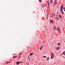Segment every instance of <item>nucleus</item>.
I'll list each match as a JSON object with an SVG mask.
<instances>
[{
	"mask_svg": "<svg viewBox=\"0 0 65 65\" xmlns=\"http://www.w3.org/2000/svg\"><path fill=\"white\" fill-rule=\"evenodd\" d=\"M65 51H64L63 52V53L62 54V55H63V54H64V55H65Z\"/></svg>",
	"mask_w": 65,
	"mask_h": 65,
	"instance_id": "nucleus-14",
	"label": "nucleus"
},
{
	"mask_svg": "<svg viewBox=\"0 0 65 65\" xmlns=\"http://www.w3.org/2000/svg\"><path fill=\"white\" fill-rule=\"evenodd\" d=\"M9 62V63H10V62Z\"/></svg>",
	"mask_w": 65,
	"mask_h": 65,
	"instance_id": "nucleus-34",
	"label": "nucleus"
},
{
	"mask_svg": "<svg viewBox=\"0 0 65 65\" xmlns=\"http://www.w3.org/2000/svg\"><path fill=\"white\" fill-rule=\"evenodd\" d=\"M58 19H59V18H57V20H58Z\"/></svg>",
	"mask_w": 65,
	"mask_h": 65,
	"instance_id": "nucleus-30",
	"label": "nucleus"
},
{
	"mask_svg": "<svg viewBox=\"0 0 65 65\" xmlns=\"http://www.w3.org/2000/svg\"><path fill=\"white\" fill-rule=\"evenodd\" d=\"M59 17L60 18H61V15H59Z\"/></svg>",
	"mask_w": 65,
	"mask_h": 65,
	"instance_id": "nucleus-15",
	"label": "nucleus"
},
{
	"mask_svg": "<svg viewBox=\"0 0 65 65\" xmlns=\"http://www.w3.org/2000/svg\"><path fill=\"white\" fill-rule=\"evenodd\" d=\"M53 3V1H52V0H51L50 1V3Z\"/></svg>",
	"mask_w": 65,
	"mask_h": 65,
	"instance_id": "nucleus-12",
	"label": "nucleus"
},
{
	"mask_svg": "<svg viewBox=\"0 0 65 65\" xmlns=\"http://www.w3.org/2000/svg\"><path fill=\"white\" fill-rule=\"evenodd\" d=\"M53 23V21H52V20H50V23Z\"/></svg>",
	"mask_w": 65,
	"mask_h": 65,
	"instance_id": "nucleus-8",
	"label": "nucleus"
},
{
	"mask_svg": "<svg viewBox=\"0 0 65 65\" xmlns=\"http://www.w3.org/2000/svg\"><path fill=\"white\" fill-rule=\"evenodd\" d=\"M50 59V57L47 58V60H48Z\"/></svg>",
	"mask_w": 65,
	"mask_h": 65,
	"instance_id": "nucleus-17",
	"label": "nucleus"
},
{
	"mask_svg": "<svg viewBox=\"0 0 65 65\" xmlns=\"http://www.w3.org/2000/svg\"><path fill=\"white\" fill-rule=\"evenodd\" d=\"M21 57V56H19V58H20Z\"/></svg>",
	"mask_w": 65,
	"mask_h": 65,
	"instance_id": "nucleus-27",
	"label": "nucleus"
},
{
	"mask_svg": "<svg viewBox=\"0 0 65 65\" xmlns=\"http://www.w3.org/2000/svg\"><path fill=\"white\" fill-rule=\"evenodd\" d=\"M8 63H9V62L8 61H7L6 62V64H8Z\"/></svg>",
	"mask_w": 65,
	"mask_h": 65,
	"instance_id": "nucleus-22",
	"label": "nucleus"
},
{
	"mask_svg": "<svg viewBox=\"0 0 65 65\" xmlns=\"http://www.w3.org/2000/svg\"><path fill=\"white\" fill-rule=\"evenodd\" d=\"M50 56H51V57L50 58V59H53V56H51V55Z\"/></svg>",
	"mask_w": 65,
	"mask_h": 65,
	"instance_id": "nucleus-19",
	"label": "nucleus"
},
{
	"mask_svg": "<svg viewBox=\"0 0 65 65\" xmlns=\"http://www.w3.org/2000/svg\"><path fill=\"white\" fill-rule=\"evenodd\" d=\"M20 54H21V55H22V54H23V52H22V53H21Z\"/></svg>",
	"mask_w": 65,
	"mask_h": 65,
	"instance_id": "nucleus-28",
	"label": "nucleus"
},
{
	"mask_svg": "<svg viewBox=\"0 0 65 65\" xmlns=\"http://www.w3.org/2000/svg\"><path fill=\"white\" fill-rule=\"evenodd\" d=\"M58 46H60V43H58Z\"/></svg>",
	"mask_w": 65,
	"mask_h": 65,
	"instance_id": "nucleus-16",
	"label": "nucleus"
},
{
	"mask_svg": "<svg viewBox=\"0 0 65 65\" xmlns=\"http://www.w3.org/2000/svg\"><path fill=\"white\" fill-rule=\"evenodd\" d=\"M21 55V54L20 53L19 54V55Z\"/></svg>",
	"mask_w": 65,
	"mask_h": 65,
	"instance_id": "nucleus-26",
	"label": "nucleus"
},
{
	"mask_svg": "<svg viewBox=\"0 0 65 65\" xmlns=\"http://www.w3.org/2000/svg\"><path fill=\"white\" fill-rule=\"evenodd\" d=\"M42 7H44V5H43V4H42Z\"/></svg>",
	"mask_w": 65,
	"mask_h": 65,
	"instance_id": "nucleus-9",
	"label": "nucleus"
},
{
	"mask_svg": "<svg viewBox=\"0 0 65 65\" xmlns=\"http://www.w3.org/2000/svg\"><path fill=\"white\" fill-rule=\"evenodd\" d=\"M28 58H29V56H28Z\"/></svg>",
	"mask_w": 65,
	"mask_h": 65,
	"instance_id": "nucleus-33",
	"label": "nucleus"
},
{
	"mask_svg": "<svg viewBox=\"0 0 65 65\" xmlns=\"http://www.w3.org/2000/svg\"><path fill=\"white\" fill-rule=\"evenodd\" d=\"M47 2H48V6H49V4H50V3H49L48 1Z\"/></svg>",
	"mask_w": 65,
	"mask_h": 65,
	"instance_id": "nucleus-18",
	"label": "nucleus"
},
{
	"mask_svg": "<svg viewBox=\"0 0 65 65\" xmlns=\"http://www.w3.org/2000/svg\"><path fill=\"white\" fill-rule=\"evenodd\" d=\"M62 7H63L62 5L61 6H60V8H61V9L60 10V11H62V14H64V12H63V10H62Z\"/></svg>",
	"mask_w": 65,
	"mask_h": 65,
	"instance_id": "nucleus-1",
	"label": "nucleus"
},
{
	"mask_svg": "<svg viewBox=\"0 0 65 65\" xmlns=\"http://www.w3.org/2000/svg\"><path fill=\"white\" fill-rule=\"evenodd\" d=\"M16 57H17V56H13V58H16Z\"/></svg>",
	"mask_w": 65,
	"mask_h": 65,
	"instance_id": "nucleus-10",
	"label": "nucleus"
},
{
	"mask_svg": "<svg viewBox=\"0 0 65 65\" xmlns=\"http://www.w3.org/2000/svg\"><path fill=\"white\" fill-rule=\"evenodd\" d=\"M39 1L40 2H41V0H39Z\"/></svg>",
	"mask_w": 65,
	"mask_h": 65,
	"instance_id": "nucleus-21",
	"label": "nucleus"
},
{
	"mask_svg": "<svg viewBox=\"0 0 65 65\" xmlns=\"http://www.w3.org/2000/svg\"><path fill=\"white\" fill-rule=\"evenodd\" d=\"M47 18H48V16L47 15Z\"/></svg>",
	"mask_w": 65,
	"mask_h": 65,
	"instance_id": "nucleus-25",
	"label": "nucleus"
},
{
	"mask_svg": "<svg viewBox=\"0 0 65 65\" xmlns=\"http://www.w3.org/2000/svg\"><path fill=\"white\" fill-rule=\"evenodd\" d=\"M20 63H22V62H20Z\"/></svg>",
	"mask_w": 65,
	"mask_h": 65,
	"instance_id": "nucleus-29",
	"label": "nucleus"
},
{
	"mask_svg": "<svg viewBox=\"0 0 65 65\" xmlns=\"http://www.w3.org/2000/svg\"><path fill=\"white\" fill-rule=\"evenodd\" d=\"M30 58H29V60H30Z\"/></svg>",
	"mask_w": 65,
	"mask_h": 65,
	"instance_id": "nucleus-31",
	"label": "nucleus"
},
{
	"mask_svg": "<svg viewBox=\"0 0 65 65\" xmlns=\"http://www.w3.org/2000/svg\"><path fill=\"white\" fill-rule=\"evenodd\" d=\"M47 10H46V12H47Z\"/></svg>",
	"mask_w": 65,
	"mask_h": 65,
	"instance_id": "nucleus-32",
	"label": "nucleus"
},
{
	"mask_svg": "<svg viewBox=\"0 0 65 65\" xmlns=\"http://www.w3.org/2000/svg\"><path fill=\"white\" fill-rule=\"evenodd\" d=\"M51 55H52V56H53V57H54V56H55L54 53H51Z\"/></svg>",
	"mask_w": 65,
	"mask_h": 65,
	"instance_id": "nucleus-6",
	"label": "nucleus"
},
{
	"mask_svg": "<svg viewBox=\"0 0 65 65\" xmlns=\"http://www.w3.org/2000/svg\"><path fill=\"white\" fill-rule=\"evenodd\" d=\"M60 49V47H58L57 48H56V50H57V51L59 50Z\"/></svg>",
	"mask_w": 65,
	"mask_h": 65,
	"instance_id": "nucleus-5",
	"label": "nucleus"
},
{
	"mask_svg": "<svg viewBox=\"0 0 65 65\" xmlns=\"http://www.w3.org/2000/svg\"><path fill=\"white\" fill-rule=\"evenodd\" d=\"M43 48V46H42V45L40 47V50H42V48Z\"/></svg>",
	"mask_w": 65,
	"mask_h": 65,
	"instance_id": "nucleus-4",
	"label": "nucleus"
},
{
	"mask_svg": "<svg viewBox=\"0 0 65 65\" xmlns=\"http://www.w3.org/2000/svg\"><path fill=\"white\" fill-rule=\"evenodd\" d=\"M20 63V62H16V64L17 65H18V64H19Z\"/></svg>",
	"mask_w": 65,
	"mask_h": 65,
	"instance_id": "nucleus-7",
	"label": "nucleus"
},
{
	"mask_svg": "<svg viewBox=\"0 0 65 65\" xmlns=\"http://www.w3.org/2000/svg\"><path fill=\"white\" fill-rule=\"evenodd\" d=\"M53 29H54V30H55L56 29L55 28H53Z\"/></svg>",
	"mask_w": 65,
	"mask_h": 65,
	"instance_id": "nucleus-23",
	"label": "nucleus"
},
{
	"mask_svg": "<svg viewBox=\"0 0 65 65\" xmlns=\"http://www.w3.org/2000/svg\"><path fill=\"white\" fill-rule=\"evenodd\" d=\"M33 55V53H30V56H32V55Z\"/></svg>",
	"mask_w": 65,
	"mask_h": 65,
	"instance_id": "nucleus-11",
	"label": "nucleus"
},
{
	"mask_svg": "<svg viewBox=\"0 0 65 65\" xmlns=\"http://www.w3.org/2000/svg\"><path fill=\"white\" fill-rule=\"evenodd\" d=\"M43 57H44V58H46V56H43Z\"/></svg>",
	"mask_w": 65,
	"mask_h": 65,
	"instance_id": "nucleus-20",
	"label": "nucleus"
},
{
	"mask_svg": "<svg viewBox=\"0 0 65 65\" xmlns=\"http://www.w3.org/2000/svg\"><path fill=\"white\" fill-rule=\"evenodd\" d=\"M54 3H55H55L56 4H57V3L56 2V1H55L54 2Z\"/></svg>",
	"mask_w": 65,
	"mask_h": 65,
	"instance_id": "nucleus-13",
	"label": "nucleus"
},
{
	"mask_svg": "<svg viewBox=\"0 0 65 65\" xmlns=\"http://www.w3.org/2000/svg\"><path fill=\"white\" fill-rule=\"evenodd\" d=\"M57 30L59 32H60V33H61V29H60V28H58L57 29Z\"/></svg>",
	"mask_w": 65,
	"mask_h": 65,
	"instance_id": "nucleus-2",
	"label": "nucleus"
},
{
	"mask_svg": "<svg viewBox=\"0 0 65 65\" xmlns=\"http://www.w3.org/2000/svg\"><path fill=\"white\" fill-rule=\"evenodd\" d=\"M54 15H55V14L54 13H53L51 15V17L53 18L54 17Z\"/></svg>",
	"mask_w": 65,
	"mask_h": 65,
	"instance_id": "nucleus-3",
	"label": "nucleus"
},
{
	"mask_svg": "<svg viewBox=\"0 0 65 65\" xmlns=\"http://www.w3.org/2000/svg\"><path fill=\"white\" fill-rule=\"evenodd\" d=\"M53 27L54 28H56V26H54Z\"/></svg>",
	"mask_w": 65,
	"mask_h": 65,
	"instance_id": "nucleus-24",
	"label": "nucleus"
}]
</instances>
